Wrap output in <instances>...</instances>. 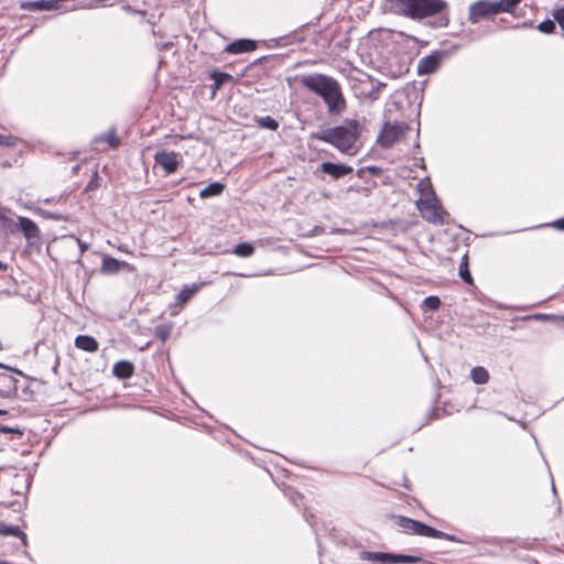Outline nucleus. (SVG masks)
Returning <instances> with one entry per match:
<instances>
[{"instance_id": "nucleus-1", "label": "nucleus", "mask_w": 564, "mask_h": 564, "mask_svg": "<svg viewBox=\"0 0 564 564\" xmlns=\"http://www.w3.org/2000/svg\"><path fill=\"white\" fill-rule=\"evenodd\" d=\"M302 86L321 96L330 113H340L346 108L338 82L324 74H313L300 78Z\"/></svg>"}, {"instance_id": "nucleus-2", "label": "nucleus", "mask_w": 564, "mask_h": 564, "mask_svg": "<svg viewBox=\"0 0 564 564\" xmlns=\"http://www.w3.org/2000/svg\"><path fill=\"white\" fill-rule=\"evenodd\" d=\"M390 10L401 17L421 21L443 12L445 0H388Z\"/></svg>"}, {"instance_id": "nucleus-3", "label": "nucleus", "mask_w": 564, "mask_h": 564, "mask_svg": "<svg viewBox=\"0 0 564 564\" xmlns=\"http://www.w3.org/2000/svg\"><path fill=\"white\" fill-rule=\"evenodd\" d=\"M420 194L416 206L422 217L429 223L442 225L446 223L447 213L441 206L429 180H421L416 184Z\"/></svg>"}, {"instance_id": "nucleus-4", "label": "nucleus", "mask_w": 564, "mask_h": 564, "mask_svg": "<svg viewBox=\"0 0 564 564\" xmlns=\"http://www.w3.org/2000/svg\"><path fill=\"white\" fill-rule=\"evenodd\" d=\"M358 137V124L352 121L346 126L336 127L332 130H328L323 137L322 140L333 144L340 152L352 155L356 153L354 150V145L356 143Z\"/></svg>"}, {"instance_id": "nucleus-5", "label": "nucleus", "mask_w": 564, "mask_h": 564, "mask_svg": "<svg viewBox=\"0 0 564 564\" xmlns=\"http://www.w3.org/2000/svg\"><path fill=\"white\" fill-rule=\"evenodd\" d=\"M397 525L406 533H412L416 535L434 538V539H446L453 541L454 539L432 527H429L422 522L416 520L398 516L394 517Z\"/></svg>"}, {"instance_id": "nucleus-6", "label": "nucleus", "mask_w": 564, "mask_h": 564, "mask_svg": "<svg viewBox=\"0 0 564 564\" xmlns=\"http://www.w3.org/2000/svg\"><path fill=\"white\" fill-rule=\"evenodd\" d=\"M500 12H509L503 0H479L469 7V20L475 23L482 18L498 14Z\"/></svg>"}, {"instance_id": "nucleus-7", "label": "nucleus", "mask_w": 564, "mask_h": 564, "mask_svg": "<svg viewBox=\"0 0 564 564\" xmlns=\"http://www.w3.org/2000/svg\"><path fill=\"white\" fill-rule=\"evenodd\" d=\"M408 130L409 126L404 122H387L379 133L377 142L383 148H391L403 138Z\"/></svg>"}, {"instance_id": "nucleus-8", "label": "nucleus", "mask_w": 564, "mask_h": 564, "mask_svg": "<svg viewBox=\"0 0 564 564\" xmlns=\"http://www.w3.org/2000/svg\"><path fill=\"white\" fill-rule=\"evenodd\" d=\"M362 558L379 564H411L419 563L421 557L413 555L392 554L384 552H365Z\"/></svg>"}, {"instance_id": "nucleus-9", "label": "nucleus", "mask_w": 564, "mask_h": 564, "mask_svg": "<svg viewBox=\"0 0 564 564\" xmlns=\"http://www.w3.org/2000/svg\"><path fill=\"white\" fill-rule=\"evenodd\" d=\"M155 163L162 166L167 173H174L178 167L177 154L174 152L161 151L154 155Z\"/></svg>"}, {"instance_id": "nucleus-10", "label": "nucleus", "mask_w": 564, "mask_h": 564, "mask_svg": "<svg viewBox=\"0 0 564 564\" xmlns=\"http://www.w3.org/2000/svg\"><path fill=\"white\" fill-rule=\"evenodd\" d=\"M321 171L333 176L334 178H340L347 174H350L354 170L349 165L324 162L321 164Z\"/></svg>"}, {"instance_id": "nucleus-11", "label": "nucleus", "mask_w": 564, "mask_h": 564, "mask_svg": "<svg viewBox=\"0 0 564 564\" xmlns=\"http://www.w3.org/2000/svg\"><path fill=\"white\" fill-rule=\"evenodd\" d=\"M257 48V43L252 40L241 39L228 44L225 52L229 54H241L252 52Z\"/></svg>"}, {"instance_id": "nucleus-12", "label": "nucleus", "mask_w": 564, "mask_h": 564, "mask_svg": "<svg viewBox=\"0 0 564 564\" xmlns=\"http://www.w3.org/2000/svg\"><path fill=\"white\" fill-rule=\"evenodd\" d=\"M18 220L20 229L25 239L32 240L37 239L40 237V229L32 219L20 216Z\"/></svg>"}, {"instance_id": "nucleus-13", "label": "nucleus", "mask_w": 564, "mask_h": 564, "mask_svg": "<svg viewBox=\"0 0 564 564\" xmlns=\"http://www.w3.org/2000/svg\"><path fill=\"white\" fill-rule=\"evenodd\" d=\"M440 64L438 55H429L420 59L417 65L419 74H431L435 72Z\"/></svg>"}, {"instance_id": "nucleus-14", "label": "nucleus", "mask_w": 564, "mask_h": 564, "mask_svg": "<svg viewBox=\"0 0 564 564\" xmlns=\"http://www.w3.org/2000/svg\"><path fill=\"white\" fill-rule=\"evenodd\" d=\"M75 347L87 351V352H95L98 350V341L88 335H79L75 338Z\"/></svg>"}, {"instance_id": "nucleus-15", "label": "nucleus", "mask_w": 564, "mask_h": 564, "mask_svg": "<svg viewBox=\"0 0 564 564\" xmlns=\"http://www.w3.org/2000/svg\"><path fill=\"white\" fill-rule=\"evenodd\" d=\"M17 379L10 373H0V393L9 395L17 390Z\"/></svg>"}, {"instance_id": "nucleus-16", "label": "nucleus", "mask_w": 564, "mask_h": 564, "mask_svg": "<svg viewBox=\"0 0 564 564\" xmlns=\"http://www.w3.org/2000/svg\"><path fill=\"white\" fill-rule=\"evenodd\" d=\"M129 267V264L124 261H119L112 257L106 256L102 259V267L101 270L105 273H117L122 268Z\"/></svg>"}, {"instance_id": "nucleus-17", "label": "nucleus", "mask_w": 564, "mask_h": 564, "mask_svg": "<svg viewBox=\"0 0 564 564\" xmlns=\"http://www.w3.org/2000/svg\"><path fill=\"white\" fill-rule=\"evenodd\" d=\"M113 375L120 379H127L130 378L133 373V366L129 361H118L113 366Z\"/></svg>"}, {"instance_id": "nucleus-18", "label": "nucleus", "mask_w": 564, "mask_h": 564, "mask_svg": "<svg viewBox=\"0 0 564 564\" xmlns=\"http://www.w3.org/2000/svg\"><path fill=\"white\" fill-rule=\"evenodd\" d=\"M224 188H225V185L223 183L214 182V183L209 184L208 186L204 187L199 192V197L208 198L212 196H218L223 193Z\"/></svg>"}, {"instance_id": "nucleus-19", "label": "nucleus", "mask_w": 564, "mask_h": 564, "mask_svg": "<svg viewBox=\"0 0 564 564\" xmlns=\"http://www.w3.org/2000/svg\"><path fill=\"white\" fill-rule=\"evenodd\" d=\"M470 378L476 384H485L489 380V373L484 367H474L470 371Z\"/></svg>"}, {"instance_id": "nucleus-20", "label": "nucleus", "mask_w": 564, "mask_h": 564, "mask_svg": "<svg viewBox=\"0 0 564 564\" xmlns=\"http://www.w3.org/2000/svg\"><path fill=\"white\" fill-rule=\"evenodd\" d=\"M254 252V248L251 243L249 242H242V243H239L235 247L234 249V253L237 256V257H240V258H248V257H251Z\"/></svg>"}, {"instance_id": "nucleus-21", "label": "nucleus", "mask_w": 564, "mask_h": 564, "mask_svg": "<svg viewBox=\"0 0 564 564\" xmlns=\"http://www.w3.org/2000/svg\"><path fill=\"white\" fill-rule=\"evenodd\" d=\"M199 290V285H192L191 288H184L178 294H177V301L180 303H186L189 299L194 296V294Z\"/></svg>"}, {"instance_id": "nucleus-22", "label": "nucleus", "mask_w": 564, "mask_h": 564, "mask_svg": "<svg viewBox=\"0 0 564 564\" xmlns=\"http://www.w3.org/2000/svg\"><path fill=\"white\" fill-rule=\"evenodd\" d=\"M258 124L262 128L275 131L279 128V122L270 116L261 117L258 119Z\"/></svg>"}, {"instance_id": "nucleus-23", "label": "nucleus", "mask_w": 564, "mask_h": 564, "mask_svg": "<svg viewBox=\"0 0 564 564\" xmlns=\"http://www.w3.org/2000/svg\"><path fill=\"white\" fill-rule=\"evenodd\" d=\"M0 535H14V536H21L24 535L23 532L20 531L18 527H11L7 525L3 522H0Z\"/></svg>"}, {"instance_id": "nucleus-24", "label": "nucleus", "mask_w": 564, "mask_h": 564, "mask_svg": "<svg viewBox=\"0 0 564 564\" xmlns=\"http://www.w3.org/2000/svg\"><path fill=\"white\" fill-rule=\"evenodd\" d=\"M459 275L460 278L468 284L473 283L471 275L468 270V263L466 257H464L462 263L459 264Z\"/></svg>"}, {"instance_id": "nucleus-25", "label": "nucleus", "mask_w": 564, "mask_h": 564, "mask_svg": "<svg viewBox=\"0 0 564 564\" xmlns=\"http://www.w3.org/2000/svg\"><path fill=\"white\" fill-rule=\"evenodd\" d=\"M18 143V138L11 134H1L0 133V147L6 148H14Z\"/></svg>"}, {"instance_id": "nucleus-26", "label": "nucleus", "mask_w": 564, "mask_h": 564, "mask_svg": "<svg viewBox=\"0 0 564 564\" xmlns=\"http://www.w3.org/2000/svg\"><path fill=\"white\" fill-rule=\"evenodd\" d=\"M100 140H105L111 148H117L119 145V139L116 137L113 131H109L102 138L95 139L96 142H98Z\"/></svg>"}, {"instance_id": "nucleus-27", "label": "nucleus", "mask_w": 564, "mask_h": 564, "mask_svg": "<svg viewBox=\"0 0 564 564\" xmlns=\"http://www.w3.org/2000/svg\"><path fill=\"white\" fill-rule=\"evenodd\" d=\"M538 30L545 34H551L555 30V22L552 20H545L538 25Z\"/></svg>"}, {"instance_id": "nucleus-28", "label": "nucleus", "mask_w": 564, "mask_h": 564, "mask_svg": "<svg viewBox=\"0 0 564 564\" xmlns=\"http://www.w3.org/2000/svg\"><path fill=\"white\" fill-rule=\"evenodd\" d=\"M552 15L554 21L557 22L558 25L561 26L564 35V7L554 9Z\"/></svg>"}, {"instance_id": "nucleus-29", "label": "nucleus", "mask_w": 564, "mask_h": 564, "mask_svg": "<svg viewBox=\"0 0 564 564\" xmlns=\"http://www.w3.org/2000/svg\"><path fill=\"white\" fill-rule=\"evenodd\" d=\"M34 7L40 10H53V9H56V1L41 0V1L35 2Z\"/></svg>"}, {"instance_id": "nucleus-30", "label": "nucleus", "mask_w": 564, "mask_h": 564, "mask_svg": "<svg viewBox=\"0 0 564 564\" xmlns=\"http://www.w3.org/2000/svg\"><path fill=\"white\" fill-rule=\"evenodd\" d=\"M441 305V301L437 296H429L424 300V306L431 311L437 310Z\"/></svg>"}, {"instance_id": "nucleus-31", "label": "nucleus", "mask_w": 564, "mask_h": 564, "mask_svg": "<svg viewBox=\"0 0 564 564\" xmlns=\"http://www.w3.org/2000/svg\"><path fill=\"white\" fill-rule=\"evenodd\" d=\"M156 335L164 341L169 338L171 334V326L160 325L156 327Z\"/></svg>"}, {"instance_id": "nucleus-32", "label": "nucleus", "mask_w": 564, "mask_h": 564, "mask_svg": "<svg viewBox=\"0 0 564 564\" xmlns=\"http://www.w3.org/2000/svg\"><path fill=\"white\" fill-rule=\"evenodd\" d=\"M213 78L215 79L216 88H218L225 80L231 78V76L226 73H215Z\"/></svg>"}, {"instance_id": "nucleus-33", "label": "nucleus", "mask_w": 564, "mask_h": 564, "mask_svg": "<svg viewBox=\"0 0 564 564\" xmlns=\"http://www.w3.org/2000/svg\"><path fill=\"white\" fill-rule=\"evenodd\" d=\"M0 226L4 228H11L13 226V220L4 214L3 209H0Z\"/></svg>"}, {"instance_id": "nucleus-34", "label": "nucleus", "mask_w": 564, "mask_h": 564, "mask_svg": "<svg viewBox=\"0 0 564 564\" xmlns=\"http://www.w3.org/2000/svg\"><path fill=\"white\" fill-rule=\"evenodd\" d=\"M503 2L508 11L511 12L521 2V0H503Z\"/></svg>"}, {"instance_id": "nucleus-35", "label": "nucleus", "mask_w": 564, "mask_h": 564, "mask_svg": "<svg viewBox=\"0 0 564 564\" xmlns=\"http://www.w3.org/2000/svg\"><path fill=\"white\" fill-rule=\"evenodd\" d=\"M555 229L564 230V217L561 219H557L552 225Z\"/></svg>"}, {"instance_id": "nucleus-36", "label": "nucleus", "mask_w": 564, "mask_h": 564, "mask_svg": "<svg viewBox=\"0 0 564 564\" xmlns=\"http://www.w3.org/2000/svg\"><path fill=\"white\" fill-rule=\"evenodd\" d=\"M7 264L0 261V272L7 270Z\"/></svg>"}, {"instance_id": "nucleus-37", "label": "nucleus", "mask_w": 564, "mask_h": 564, "mask_svg": "<svg viewBox=\"0 0 564 564\" xmlns=\"http://www.w3.org/2000/svg\"><path fill=\"white\" fill-rule=\"evenodd\" d=\"M7 414V411L6 410H0V415H4Z\"/></svg>"}, {"instance_id": "nucleus-38", "label": "nucleus", "mask_w": 564, "mask_h": 564, "mask_svg": "<svg viewBox=\"0 0 564 564\" xmlns=\"http://www.w3.org/2000/svg\"><path fill=\"white\" fill-rule=\"evenodd\" d=\"M0 368H4V366L0 364Z\"/></svg>"}]
</instances>
